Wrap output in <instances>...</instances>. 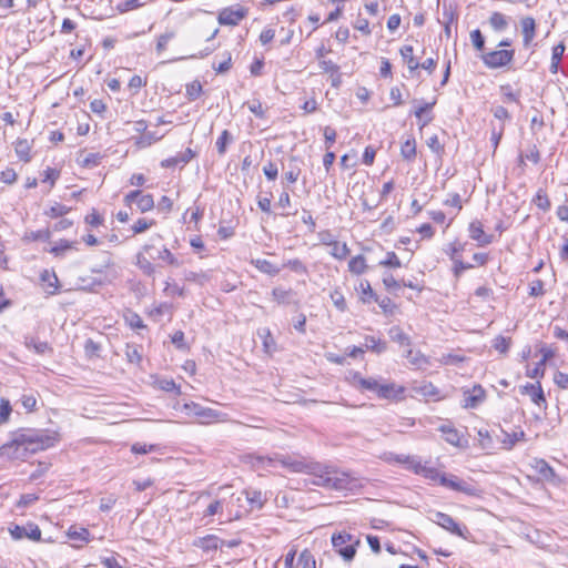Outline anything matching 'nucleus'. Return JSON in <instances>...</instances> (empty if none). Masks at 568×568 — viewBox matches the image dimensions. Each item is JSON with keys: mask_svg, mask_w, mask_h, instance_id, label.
Returning a JSON list of instances; mask_svg holds the SVG:
<instances>
[{"mask_svg": "<svg viewBox=\"0 0 568 568\" xmlns=\"http://www.w3.org/2000/svg\"><path fill=\"white\" fill-rule=\"evenodd\" d=\"M252 465L257 468L281 465L291 473H304L312 476L311 484L336 491H355L363 487V479L351 471L332 465L310 462L304 457L288 454L272 456H252Z\"/></svg>", "mask_w": 568, "mask_h": 568, "instance_id": "nucleus-1", "label": "nucleus"}, {"mask_svg": "<svg viewBox=\"0 0 568 568\" xmlns=\"http://www.w3.org/2000/svg\"><path fill=\"white\" fill-rule=\"evenodd\" d=\"M55 433L48 430L21 429L13 439L0 447V456L9 458H24L28 454H36L48 449L58 443Z\"/></svg>", "mask_w": 568, "mask_h": 568, "instance_id": "nucleus-2", "label": "nucleus"}, {"mask_svg": "<svg viewBox=\"0 0 568 568\" xmlns=\"http://www.w3.org/2000/svg\"><path fill=\"white\" fill-rule=\"evenodd\" d=\"M332 545L345 561H351L356 555V546L359 545V540L351 534L342 531L332 536Z\"/></svg>", "mask_w": 568, "mask_h": 568, "instance_id": "nucleus-3", "label": "nucleus"}, {"mask_svg": "<svg viewBox=\"0 0 568 568\" xmlns=\"http://www.w3.org/2000/svg\"><path fill=\"white\" fill-rule=\"evenodd\" d=\"M182 409L186 412L187 415L196 416L202 419V423L210 422H225L226 414L219 412L216 409L204 407L197 403L191 402L185 403L182 406Z\"/></svg>", "mask_w": 568, "mask_h": 568, "instance_id": "nucleus-4", "label": "nucleus"}, {"mask_svg": "<svg viewBox=\"0 0 568 568\" xmlns=\"http://www.w3.org/2000/svg\"><path fill=\"white\" fill-rule=\"evenodd\" d=\"M429 519L450 534L466 538V534L468 532L467 528L455 521L450 515L437 510H430Z\"/></svg>", "mask_w": 568, "mask_h": 568, "instance_id": "nucleus-5", "label": "nucleus"}, {"mask_svg": "<svg viewBox=\"0 0 568 568\" xmlns=\"http://www.w3.org/2000/svg\"><path fill=\"white\" fill-rule=\"evenodd\" d=\"M155 247L153 244H144L142 250L135 255V265L148 277H155L156 265L151 262V254Z\"/></svg>", "mask_w": 568, "mask_h": 568, "instance_id": "nucleus-6", "label": "nucleus"}, {"mask_svg": "<svg viewBox=\"0 0 568 568\" xmlns=\"http://www.w3.org/2000/svg\"><path fill=\"white\" fill-rule=\"evenodd\" d=\"M514 50L491 51L481 55L483 62L490 69L505 67L514 59Z\"/></svg>", "mask_w": 568, "mask_h": 568, "instance_id": "nucleus-7", "label": "nucleus"}, {"mask_svg": "<svg viewBox=\"0 0 568 568\" xmlns=\"http://www.w3.org/2000/svg\"><path fill=\"white\" fill-rule=\"evenodd\" d=\"M486 399V390L481 385L476 384L471 388L463 389V407L477 408Z\"/></svg>", "mask_w": 568, "mask_h": 568, "instance_id": "nucleus-8", "label": "nucleus"}, {"mask_svg": "<svg viewBox=\"0 0 568 568\" xmlns=\"http://www.w3.org/2000/svg\"><path fill=\"white\" fill-rule=\"evenodd\" d=\"M440 485H443L452 490L464 493L468 496H474V495H476V491H477V489L473 485H470L469 483H467L454 475H450V476L442 475L440 476Z\"/></svg>", "mask_w": 568, "mask_h": 568, "instance_id": "nucleus-9", "label": "nucleus"}, {"mask_svg": "<svg viewBox=\"0 0 568 568\" xmlns=\"http://www.w3.org/2000/svg\"><path fill=\"white\" fill-rule=\"evenodd\" d=\"M10 534L16 540L29 538L31 540L39 541L41 539V530L36 524H28L27 526L16 525L10 529Z\"/></svg>", "mask_w": 568, "mask_h": 568, "instance_id": "nucleus-10", "label": "nucleus"}, {"mask_svg": "<svg viewBox=\"0 0 568 568\" xmlns=\"http://www.w3.org/2000/svg\"><path fill=\"white\" fill-rule=\"evenodd\" d=\"M124 202L130 205L132 202H136L138 209L144 213L153 209L154 201L151 194H143L141 191H132L125 195Z\"/></svg>", "mask_w": 568, "mask_h": 568, "instance_id": "nucleus-11", "label": "nucleus"}, {"mask_svg": "<svg viewBox=\"0 0 568 568\" xmlns=\"http://www.w3.org/2000/svg\"><path fill=\"white\" fill-rule=\"evenodd\" d=\"M520 393L524 395H528L531 402L537 406L546 408L547 400L539 382H537L536 384L527 383L526 385L520 387Z\"/></svg>", "mask_w": 568, "mask_h": 568, "instance_id": "nucleus-12", "label": "nucleus"}, {"mask_svg": "<svg viewBox=\"0 0 568 568\" xmlns=\"http://www.w3.org/2000/svg\"><path fill=\"white\" fill-rule=\"evenodd\" d=\"M469 237L477 242L478 246H486L493 243L494 236L486 234L483 230V224L478 220L470 222L468 226Z\"/></svg>", "mask_w": 568, "mask_h": 568, "instance_id": "nucleus-13", "label": "nucleus"}, {"mask_svg": "<svg viewBox=\"0 0 568 568\" xmlns=\"http://www.w3.org/2000/svg\"><path fill=\"white\" fill-rule=\"evenodd\" d=\"M195 153L192 149L187 148L184 152H181L174 156L168 158L161 162V166L169 169L175 166H184L187 164L193 158Z\"/></svg>", "mask_w": 568, "mask_h": 568, "instance_id": "nucleus-14", "label": "nucleus"}, {"mask_svg": "<svg viewBox=\"0 0 568 568\" xmlns=\"http://www.w3.org/2000/svg\"><path fill=\"white\" fill-rule=\"evenodd\" d=\"M245 17L242 9H223L219 14V22L224 26H236Z\"/></svg>", "mask_w": 568, "mask_h": 568, "instance_id": "nucleus-15", "label": "nucleus"}, {"mask_svg": "<svg viewBox=\"0 0 568 568\" xmlns=\"http://www.w3.org/2000/svg\"><path fill=\"white\" fill-rule=\"evenodd\" d=\"M351 381L353 385H355L359 389L374 392L376 394L378 392L379 382L376 378H365L358 372H353L351 374Z\"/></svg>", "mask_w": 568, "mask_h": 568, "instance_id": "nucleus-16", "label": "nucleus"}, {"mask_svg": "<svg viewBox=\"0 0 568 568\" xmlns=\"http://www.w3.org/2000/svg\"><path fill=\"white\" fill-rule=\"evenodd\" d=\"M404 392L405 388L395 383H379L377 396L383 399H397Z\"/></svg>", "mask_w": 568, "mask_h": 568, "instance_id": "nucleus-17", "label": "nucleus"}, {"mask_svg": "<svg viewBox=\"0 0 568 568\" xmlns=\"http://www.w3.org/2000/svg\"><path fill=\"white\" fill-rule=\"evenodd\" d=\"M23 344L28 349H32L39 355H42L47 352H52V347L49 345L48 342L40 341L39 338L31 335L24 336Z\"/></svg>", "mask_w": 568, "mask_h": 568, "instance_id": "nucleus-18", "label": "nucleus"}, {"mask_svg": "<svg viewBox=\"0 0 568 568\" xmlns=\"http://www.w3.org/2000/svg\"><path fill=\"white\" fill-rule=\"evenodd\" d=\"M224 541L214 535H207L205 537L195 540L194 546L201 548L204 551H212L221 548Z\"/></svg>", "mask_w": 568, "mask_h": 568, "instance_id": "nucleus-19", "label": "nucleus"}, {"mask_svg": "<svg viewBox=\"0 0 568 568\" xmlns=\"http://www.w3.org/2000/svg\"><path fill=\"white\" fill-rule=\"evenodd\" d=\"M392 460L406 465V468L419 475L423 471L424 465L414 456L395 455Z\"/></svg>", "mask_w": 568, "mask_h": 568, "instance_id": "nucleus-20", "label": "nucleus"}, {"mask_svg": "<svg viewBox=\"0 0 568 568\" xmlns=\"http://www.w3.org/2000/svg\"><path fill=\"white\" fill-rule=\"evenodd\" d=\"M534 469L547 481H554L556 473L552 467L545 459H535L532 464Z\"/></svg>", "mask_w": 568, "mask_h": 568, "instance_id": "nucleus-21", "label": "nucleus"}, {"mask_svg": "<svg viewBox=\"0 0 568 568\" xmlns=\"http://www.w3.org/2000/svg\"><path fill=\"white\" fill-rule=\"evenodd\" d=\"M521 30L524 36V44L528 47L535 38L536 23L534 18L526 17L521 20Z\"/></svg>", "mask_w": 568, "mask_h": 568, "instance_id": "nucleus-22", "label": "nucleus"}, {"mask_svg": "<svg viewBox=\"0 0 568 568\" xmlns=\"http://www.w3.org/2000/svg\"><path fill=\"white\" fill-rule=\"evenodd\" d=\"M252 265H254L260 272L275 276L281 272V268L273 264L272 262L265 258H256L251 261Z\"/></svg>", "mask_w": 568, "mask_h": 568, "instance_id": "nucleus-23", "label": "nucleus"}, {"mask_svg": "<svg viewBox=\"0 0 568 568\" xmlns=\"http://www.w3.org/2000/svg\"><path fill=\"white\" fill-rule=\"evenodd\" d=\"M399 53L410 72L419 68L418 61L414 58V48L412 45H403Z\"/></svg>", "mask_w": 568, "mask_h": 568, "instance_id": "nucleus-24", "label": "nucleus"}, {"mask_svg": "<svg viewBox=\"0 0 568 568\" xmlns=\"http://www.w3.org/2000/svg\"><path fill=\"white\" fill-rule=\"evenodd\" d=\"M184 280L187 282H193L200 286H204L211 280V274L207 271H185Z\"/></svg>", "mask_w": 568, "mask_h": 568, "instance_id": "nucleus-25", "label": "nucleus"}, {"mask_svg": "<svg viewBox=\"0 0 568 568\" xmlns=\"http://www.w3.org/2000/svg\"><path fill=\"white\" fill-rule=\"evenodd\" d=\"M364 347L376 354H382L386 351L387 344L385 341H382L381 338H377L375 336H365Z\"/></svg>", "mask_w": 568, "mask_h": 568, "instance_id": "nucleus-26", "label": "nucleus"}, {"mask_svg": "<svg viewBox=\"0 0 568 568\" xmlns=\"http://www.w3.org/2000/svg\"><path fill=\"white\" fill-rule=\"evenodd\" d=\"M439 432H442L445 436V440L454 446L460 445V435L459 432L450 425H442L439 427Z\"/></svg>", "mask_w": 568, "mask_h": 568, "instance_id": "nucleus-27", "label": "nucleus"}, {"mask_svg": "<svg viewBox=\"0 0 568 568\" xmlns=\"http://www.w3.org/2000/svg\"><path fill=\"white\" fill-rule=\"evenodd\" d=\"M400 155L407 160L413 161L416 156V141L409 136L400 146Z\"/></svg>", "mask_w": 568, "mask_h": 568, "instance_id": "nucleus-28", "label": "nucleus"}, {"mask_svg": "<svg viewBox=\"0 0 568 568\" xmlns=\"http://www.w3.org/2000/svg\"><path fill=\"white\" fill-rule=\"evenodd\" d=\"M388 334H389L390 339L396 342L400 346H409L410 345L409 336L399 326L390 327Z\"/></svg>", "mask_w": 568, "mask_h": 568, "instance_id": "nucleus-29", "label": "nucleus"}, {"mask_svg": "<svg viewBox=\"0 0 568 568\" xmlns=\"http://www.w3.org/2000/svg\"><path fill=\"white\" fill-rule=\"evenodd\" d=\"M367 268L365 257L363 255H356L348 262V270L351 273L361 275L365 273Z\"/></svg>", "mask_w": 568, "mask_h": 568, "instance_id": "nucleus-30", "label": "nucleus"}, {"mask_svg": "<svg viewBox=\"0 0 568 568\" xmlns=\"http://www.w3.org/2000/svg\"><path fill=\"white\" fill-rule=\"evenodd\" d=\"M151 258L152 260H155V258L162 260L163 262H165V263H168L170 265H173V266H179L180 265L179 260L165 246H163L162 248L158 250V255L151 254Z\"/></svg>", "mask_w": 568, "mask_h": 568, "instance_id": "nucleus-31", "label": "nucleus"}, {"mask_svg": "<svg viewBox=\"0 0 568 568\" xmlns=\"http://www.w3.org/2000/svg\"><path fill=\"white\" fill-rule=\"evenodd\" d=\"M435 101L430 102V103H425L424 105L422 106H418L415 111H414V114L415 116L422 121V124H420V128H424L432 120L433 118L432 116H425L426 112L427 111H430L433 109V106L435 105Z\"/></svg>", "mask_w": 568, "mask_h": 568, "instance_id": "nucleus-32", "label": "nucleus"}, {"mask_svg": "<svg viewBox=\"0 0 568 568\" xmlns=\"http://www.w3.org/2000/svg\"><path fill=\"white\" fill-rule=\"evenodd\" d=\"M292 295V290H284L282 287H274L272 290L273 300L276 301L278 304H290Z\"/></svg>", "mask_w": 568, "mask_h": 568, "instance_id": "nucleus-33", "label": "nucleus"}, {"mask_svg": "<svg viewBox=\"0 0 568 568\" xmlns=\"http://www.w3.org/2000/svg\"><path fill=\"white\" fill-rule=\"evenodd\" d=\"M358 290L361 292V300L363 303H369L371 300L376 298V294L374 293L369 282L367 280H362L358 285Z\"/></svg>", "mask_w": 568, "mask_h": 568, "instance_id": "nucleus-34", "label": "nucleus"}, {"mask_svg": "<svg viewBox=\"0 0 568 568\" xmlns=\"http://www.w3.org/2000/svg\"><path fill=\"white\" fill-rule=\"evenodd\" d=\"M331 255L337 260H344L349 254V248L346 243H341L338 241H335L331 245Z\"/></svg>", "mask_w": 568, "mask_h": 568, "instance_id": "nucleus-35", "label": "nucleus"}, {"mask_svg": "<svg viewBox=\"0 0 568 568\" xmlns=\"http://www.w3.org/2000/svg\"><path fill=\"white\" fill-rule=\"evenodd\" d=\"M68 536L72 540H78L80 542H87L89 540L90 532L87 528L71 527L68 531Z\"/></svg>", "mask_w": 568, "mask_h": 568, "instance_id": "nucleus-36", "label": "nucleus"}, {"mask_svg": "<svg viewBox=\"0 0 568 568\" xmlns=\"http://www.w3.org/2000/svg\"><path fill=\"white\" fill-rule=\"evenodd\" d=\"M232 140L233 138L227 130L222 131L215 142V146L220 155H223L226 152V146L230 142H232Z\"/></svg>", "mask_w": 568, "mask_h": 568, "instance_id": "nucleus-37", "label": "nucleus"}, {"mask_svg": "<svg viewBox=\"0 0 568 568\" xmlns=\"http://www.w3.org/2000/svg\"><path fill=\"white\" fill-rule=\"evenodd\" d=\"M247 501L252 505V507L262 508L265 499L263 495L258 490H245L244 491Z\"/></svg>", "mask_w": 568, "mask_h": 568, "instance_id": "nucleus-38", "label": "nucleus"}, {"mask_svg": "<svg viewBox=\"0 0 568 568\" xmlns=\"http://www.w3.org/2000/svg\"><path fill=\"white\" fill-rule=\"evenodd\" d=\"M186 92V98L190 100V101H194L196 100L197 98H200L201 93H202V84L200 81L197 80H194L193 82L186 84V88H185Z\"/></svg>", "mask_w": 568, "mask_h": 568, "instance_id": "nucleus-39", "label": "nucleus"}, {"mask_svg": "<svg viewBox=\"0 0 568 568\" xmlns=\"http://www.w3.org/2000/svg\"><path fill=\"white\" fill-rule=\"evenodd\" d=\"M329 296H331V300H332L334 306L339 312H345L347 310V304H346L345 297L338 288L333 290L331 292Z\"/></svg>", "mask_w": 568, "mask_h": 568, "instance_id": "nucleus-40", "label": "nucleus"}, {"mask_svg": "<svg viewBox=\"0 0 568 568\" xmlns=\"http://www.w3.org/2000/svg\"><path fill=\"white\" fill-rule=\"evenodd\" d=\"M489 22L491 27L497 31H503L507 28L508 22L506 17L503 13L494 12L489 18Z\"/></svg>", "mask_w": 568, "mask_h": 568, "instance_id": "nucleus-41", "label": "nucleus"}, {"mask_svg": "<svg viewBox=\"0 0 568 568\" xmlns=\"http://www.w3.org/2000/svg\"><path fill=\"white\" fill-rule=\"evenodd\" d=\"M500 92L505 102H519V92H515L510 84L500 87Z\"/></svg>", "mask_w": 568, "mask_h": 568, "instance_id": "nucleus-42", "label": "nucleus"}, {"mask_svg": "<svg viewBox=\"0 0 568 568\" xmlns=\"http://www.w3.org/2000/svg\"><path fill=\"white\" fill-rule=\"evenodd\" d=\"M29 152H30V148H29L28 142L26 140H19L16 144V153L19 156V159L24 162H29L30 161Z\"/></svg>", "mask_w": 568, "mask_h": 568, "instance_id": "nucleus-43", "label": "nucleus"}, {"mask_svg": "<svg viewBox=\"0 0 568 568\" xmlns=\"http://www.w3.org/2000/svg\"><path fill=\"white\" fill-rule=\"evenodd\" d=\"M504 130H505V124L504 123H500L499 125H494L493 124L491 134H490V142H491V145L494 148V151L499 145V142H500V140L503 138V134H504Z\"/></svg>", "mask_w": 568, "mask_h": 568, "instance_id": "nucleus-44", "label": "nucleus"}, {"mask_svg": "<svg viewBox=\"0 0 568 568\" xmlns=\"http://www.w3.org/2000/svg\"><path fill=\"white\" fill-rule=\"evenodd\" d=\"M407 359L416 366H422L428 364L427 357L422 354L419 351L414 352L413 349H408L406 354Z\"/></svg>", "mask_w": 568, "mask_h": 568, "instance_id": "nucleus-45", "label": "nucleus"}, {"mask_svg": "<svg viewBox=\"0 0 568 568\" xmlns=\"http://www.w3.org/2000/svg\"><path fill=\"white\" fill-rule=\"evenodd\" d=\"M175 37V32L174 31H166L164 32L163 34H161L159 38H158V42H156V52L158 54H161L165 49H166V45L168 43Z\"/></svg>", "mask_w": 568, "mask_h": 568, "instance_id": "nucleus-46", "label": "nucleus"}, {"mask_svg": "<svg viewBox=\"0 0 568 568\" xmlns=\"http://www.w3.org/2000/svg\"><path fill=\"white\" fill-rule=\"evenodd\" d=\"M283 266L298 274H307L308 272L306 265L298 258L288 260Z\"/></svg>", "mask_w": 568, "mask_h": 568, "instance_id": "nucleus-47", "label": "nucleus"}, {"mask_svg": "<svg viewBox=\"0 0 568 568\" xmlns=\"http://www.w3.org/2000/svg\"><path fill=\"white\" fill-rule=\"evenodd\" d=\"M524 438L525 433L523 430L513 434L505 433V439L503 440L504 447L510 449L517 442L523 440Z\"/></svg>", "mask_w": 568, "mask_h": 568, "instance_id": "nucleus-48", "label": "nucleus"}, {"mask_svg": "<svg viewBox=\"0 0 568 568\" xmlns=\"http://www.w3.org/2000/svg\"><path fill=\"white\" fill-rule=\"evenodd\" d=\"M534 203L542 211H548L550 209V201L542 190H539L534 199Z\"/></svg>", "mask_w": 568, "mask_h": 568, "instance_id": "nucleus-49", "label": "nucleus"}, {"mask_svg": "<svg viewBox=\"0 0 568 568\" xmlns=\"http://www.w3.org/2000/svg\"><path fill=\"white\" fill-rule=\"evenodd\" d=\"M464 357L458 354H443L437 361L442 365H457L462 362H464Z\"/></svg>", "mask_w": 568, "mask_h": 568, "instance_id": "nucleus-50", "label": "nucleus"}, {"mask_svg": "<svg viewBox=\"0 0 568 568\" xmlns=\"http://www.w3.org/2000/svg\"><path fill=\"white\" fill-rule=\"evenodd\" d=\"M41 280L43 282H47L48 287L51 288V290L47 291L48 294H50V295L54 294L58 288V277L55 276V274H50L48 271H44L41 275Z\"/></svg>", "mask_w": 568, "mask_h": 568, "instance_id": "nucleus-51", "label": "nucleus"}, {"mask_svg": "<svg viewBox=\"0 0 568 568\" xmlns=\"http://www.w3.org/2000/svg\"><path fill=\"white\" fill-rule=\"evenodd\" d=\"M353 27L355 30L362 32L364 36H369L372 33L368 20L362 18L361 16L356 18V20L353 23Z\"/></svg>", "mask_w": 568, "mask_h": 568, "instance_id": "nucleus-52", "label": "nucleus"}, {"mask_svg": "<svg viewBox=\"0 0 568 568\" xmlns=\"http://www.w3.org/2000/svg\"><path fill=\"white\" fill-rule=\"evenodd\" d=\"M70 211V209L63 204L54 203L47 212L45 214L50 217H60L67 214Z\"/></svg>", "mask_w": 568, "mask_h": 568, "instance_id": "nucleus-53", "label": "nucleus"}, {"mask_svg": "<svg viewBox=\"0 0 568 568\" xmlns=\"http://www.w3.org/2000/svg\"><path fill=\"white\" fill-rule=\"evenodd\" d=\"M71 248H73L72 242H69L67 240H61L51 248V253H53L55 256H62L64 254V252H67L68 250H71Z\"/></svg>", "mask_w": 568, "mask_h": 568, "instance_id": "nucleus-54", "label": "nucleus"}, {"mask_svg": "<svg viewBox=\"0 0 568 568\" xmlns=\"http://www.w3.org/2000/svg\"><path fill=\"white\" fill-rule=\"evenodd\" d=\"M465 250V244L454 242L448 245L446 253L449 254L452 261L459 258V254Z\"/></svg>", "mask_w": 568, "mask_h": 568, "instance_id": "nucleus-55", "label": "nucleus"}, {"mask_svg": "<svg viewBox=\"0 0 568 568\" xmlns=\"http://www.w3.org/2000/svg\"><path fill=\"white\" fill-rule=\"evenodd\" d=\"M379 265L397 268V267L402 266V263H400L398 256L394 252H388L386 254V258L381 261Z\"/></svg>", "mask_w": 568, "mask_h": 568, "instance_id": "nucleus-56", "label": "nucleus"}, {"mask_svg": "<svg viewBox=\"0 0 568 568\" xmlns=\"http://www.w3.org/2000/svg\"><path fill=\"white\" fill-rule=\"evenodd\" d=\"M142 6L140 0H125L116 6V10L120 13H124L134 9H138Z\"/></svg>", "mask_w": 568, "mask_h": 568, "instance_id": "nucleus-57", "label": "nucleus"}, {"mask_svg": "<svg viewBox=\"0 0 568 568\" xmlns=\"http://www.w3.org/2000/svg\"><path fill=\"white\" fill-rule=\"evenodd\" d=\"M163 292L168 296H175L176 295V296L183 297L184 294H185L183 287H180L176 284H172L169 281L165 282V287H164Z\"/></svg>", "mask_w": 568, "mask_h": 568, "instance_id": "nucleus-58", "label": "nucleus"}, {"mask_svg": "<svg viewBox=\"0 0 568 568\" xmlns=\"http://www.w3.org/2000/svg\"><path fill=\"white\" fill-rule=\"evenodd\" d=\"M263 173L264 175L267 178V180L270 181H275L277 179V175H278V169H277V165L272 162V161H268L264 166H263Z\"/></svg>", "mask_w": 568, "mask_h": 568, "instance_id": "nucleus-59", "label": "nucleus"}, {"mask_svg": "<svg viewBox=\"0 0 568 568\" xmlns=\"http://www.w3.org/2000/svg\"><path fill=\"white\" fill-rule=\"evenodd\" d=\"M248 110L255 114L257 118H265V109L260 100H252L247 103Z\"/></svg>", "mask_w": 568, "mask_h": 568, "instance_id": "nucleus-60", "label": "nucleus"}, {"mask_svg": "<svg viewBox=\"0 0 568 568\" xmlns=\"http://www.w3.org/2000/svg\"><path fill=\"white\" fill-rule=\"evenodd\" d=\"M154 224V221L146 219H139L132 226L134 234H140L149 230Z\"/></svg>", "mask_w": 568, "mask_h": 568, "instance_id": "nucleus-61", "label": "nucleus"}, {"mask_svg": "<svg viewBox=\"0 0 568 568\" xmlns=\"http://www.w3.org/2000/svg\"><path fill=\"white\" fill-rule=\"evenodd\" d=\"M161 138L162 135L156 136L154 133L145 131V133L141 138H139L136 144L142 148L150 146L152 143L160 140Z\"/></svg>", "mask_w": 568, "mask_h": 568, "instance_id": "nucleus-62", "label": "nucleus"}, {"mask_svg": "<svg viewBox=\"0 0 568 568\" xmlns=\"http://www.w3.org/2000/svg\"><path fill=\"white\" fill-rule=\"evenodd\" d=\"M470 39H471L473 45L477 50L481 51L484 49L485 38H484L483 33L480 32V30L476 29V30L471 31Z\"/></svg>", "mask_w": 568, "mask_h": 568, "instance_id": "nucleus-63", "label": "nucleus"}, {"mask_svg": "<svg viewBox=\"0 0 568 568\" xmlns=\"http://www.w3.org/2000/svg\"><path fill=\"white\" fill-rule=\"evenodd\" d=\"M554 383L562 389L568 388V374L562 372H556L554 375Z\"/></svg>", "mask_w": 568, "mask_h": 568, "instance_id": "nucleus-64", "label": "nucleus"}]
</instances>
